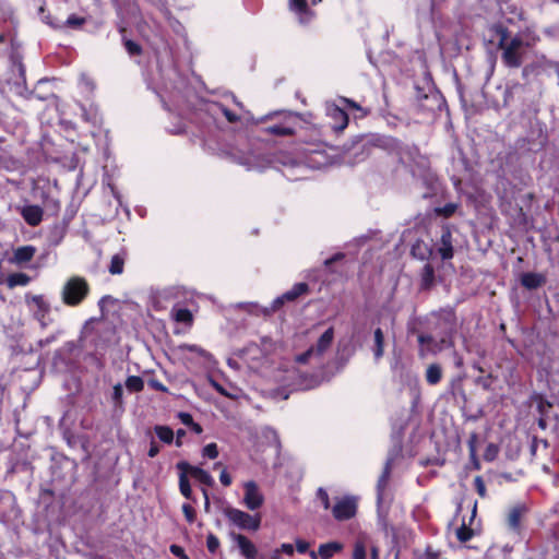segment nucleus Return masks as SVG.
Here are the masks:
<instances>
[{"label": "nucleus", "instance_id": "obj_15", "mask_svg": "<svg viewBox=\"0 0 559 559\" xmlns=\"http://www.w3.org/2000/svg\"><path fill=\"white\" fill-rule=\"evenodd\" d=\"M37 249L32 245L17 247L13 250L12 257L9 259L10 263L15 264L17 266H23L36 254Z\"/></svg>", "mask_w": 559, "mask_h": 559}, {"label": "nucleus", "instance_id": "obj_17", "mask_svg": "<svg viewBox=\"0 0 559 559\" xmlns=\"http://www.w3.org/2000/svg\"><path fill=\"white\" fill-rule=\"evenodd\" d=\"M23 219L32 227L38 226L44 216V211L39 205H24L19 209Z\"/></svg>", "mask_w": 559, "mask_h": 559}, {"label": "nucleus", "instance_id": "obj_55", "mask_svg": "<svg viewBox=\"0 0 559 559\" xmlns=\"http://www.w3.org/2000/svg\"><path fill=\"white\" fill-rule=\"evenodd\" d=\"M362 139L361 138H357L355 141H353L350 147L347 148V151H350L352 148H355L356 152H355V155L358 154V152L362 151L364 147H365V144L362 143Z\"/></svg>", "mask_w": 559, "mask_h": 559}, {"label": "nucleus", "instance_id": "obj_63", "mask_svg": "<svg viewBox=\"0 0 559 559\" xmlns=\"http://www.w3.org/2000/svg\"><path fill=\"white\" fill-rule=\"evenodd\" d=\"M52 341H55V336H50V337H47L45 340H40L39 341V345L41 347H44V346H47L48 344H50Z\"/></svg>", "mask_w": 559, "mask_h": 559}, {"label": "nucleus", "instance_id": "obj_25", "mask_svg": "<svg viewBox=\"0 0 559 559\" xmlns=\"http://www.w3.org/2000/svg\"><path fill=\"white\" fill-rule=\"evenodd\" d=\"M334 337L333 328H329L318 340L314 347V353L320 357L332 344Z\"/></svg>", "mask_w": 559, "mask_h": 559}, {"label": "nucleus", "instance_id": "obj_60", "mask_svg": "<svg viewBox=\"0 0 559 559\" xmlns=\"http://www.w3.org/2000/svg\"><path fill=\"white\" fill-rule=\"evenodd\" d=\"M280 550L288 556L294 554V547L292 544H282Z\"/></svg>", "mask_w": 559, "mask_h": 559}, {"label": "nucleus", "instance_id": "obj_43", "mask_svg": "<svg viewBox=\"0 0 559 559\" xmlns=\"http://www.w3.org/2000/svg\"><path fill=\"white\" fill-rule=\"evenodd\" d=\"M457 205L455 203H448L442 207H437L436 213L444 217H450L456 211Z\"/></svg>", "mask_w": 559, "mask_h": 559}, {"label": "nucleus", "instance_id": "obj_21", "mask_svg": "<svg viewBox=\"0 0 559 559\" xmlns=\"http://www.w3.org/2000/svg\"><path fill=\"white\" fill-rule=\"evenodd\" d=\"M411 253L414 258L426 261L432 257L433 248L431 245L425 242L424 240H417L412 246Z\"/></svg>", "mask_w": 559, "mask_h": 559}, {"label": "nucleus", "instance_id": "obj_8", "mask_svg": "<svg viewBox=\"0 0 559 559\" xmlns=\"http://www.w3.org/2000/svg\"><path fill=\"white\" fill-rule=\"evenodd\" d=\"M228 521L240 530L258 531L261 525V516L259 514H249L236 508H227L224 511Z\"/></svg>", "mask_w": 559, "mask_h": 559}, {"label": "nucleus", "instance_id": "obj_62", "mask_svg": "<svg viewBox=\"0 0 559 559\" xmlns=\"http://www.w3.org/2000/svg\"><path fill=\"white\" fill-rule=\"evenodd\" d=\"M342 100H343L344 103H346V104H347L349 107H352V108L360 109V106H359L356 102H354V100H352V99L343 98Z\"/></svg>", "mask_w": 559, "mask_h": 559}, {"label": "nucleus", "instance_id": "obj_20", "mask_svg": "<svg viewBox=\"0 0 559 559\" xmlns=\"http://www.w3.org/2000/svg\"><path fill=\"white\" fill-rule=\"evenodd\" d=\"M235 540L242 556L247 559H255L258 550L250 539L245 535L238 534L235 536Z\"/></svg>", "mask_w": 559, "mask_h": 559}, {"label": "nucleus", "instance_id": "obj_9", "mask_svg": "<svg viewBox=\"0 0 559 559\" xmlns=\"http://www.w3.org/2000/svg\"><path fill=\"white\" fill-rule=\"evenodd\" d=\"M309 290V286L307 283H297L295 284L292 289L287 290L286 293H284L283 295L276 297L271 307L269 308H263L262 309V313L264 316H271L272 313H274L275 311L280 310L281 307L285 304V302H292V301H295L299 296L308 293Z\"/></svg>", "mask_w": 559, "mask_h": 559}, {"label": "nucleus", "instance_id": "obj_57", "mask_svg": "<svg viewBox=\"0 0 559 559\" xmlns=\"http://www.w3.org/2000/svg\"><path fill=\"white\" fill-rule=\"evenodd\" d=\"M170 551L175 555L180 557L181 559H188V557L185 555L183 549L180 546L171 545Z\"/></svg>", "mask_w": 559, "mask_h": 559}, {"label": "nucleus", "instance_id": "obj_37", "mask_svg": "<svg viewBox=\"0 0 559 559\" xmlns=\"http://www.w3.org/2000/svg\"><path fill=\"white\" fill-rule=\"evenodd\" d=\"M173 317L177 322L181 323H191L192 322V314L190 310L186 308H179L173 310Z\"/></svg>", "mask_w": 559, "mask_h": 559}, {"label": "nucleus", "instance_id": "obj_29", "mask_svg": "<svg viewBox=\"0 0 559 559\" xmlns=\"http://www.w3.org/2000/svg\"><path fill=\"white\" fill-rule=\"evenodd\" d=\"M31 282V277L25 273H12L9 274L5 283L9 288H13L16 286H26Z\"/></svg>", "mask_w": 559, "mask_h": 559}, {"label": "nucleus", "instance_id": "obj_11", "mask_svg": "<svg viewBox=\"0 0 559 559\" xmlns=\"http://www.w3.org/2000/svg\"><path fill=\"white\" fill-rule=\"evenodd\" d=\"M243 489V504L247 507V509L254 511L261 508L264 502V497L261 493L257 483L253 480H249L245 483Z\"/></svg>", "mask_w": 559, "mask_h": 559}, {"label": "nucleus", "instance_id": "obj_33", "mask_svg": "<svg viewBox=\"0 0 559 559\" xmlns=\"http://www.w3.org/2000/svg\"><path fill=\"white\" fill-rule=\"evenodd\" d=\"M390 474H391V462L388 461L384 465V468H383V472L378 480V485H377V488H378V499L381 500V496H382V491L383 489L385 488L386 486V483L389 480V477H390Z\"/></svg>", "mask_w": 559, "mask_h": 559}, {"label": "nucleus", "instance_id": "obj_40", "mask_svg": "<svg viewBox=\"0 0 559 559\" xmlns=\"http://www.w3.org/2000/svg\"><path fill=\"white\" fill-rule=\"evenodd\" d=\"M524 90V85L516 82L511 85H508L506 92H504V102H509L515 94Z\"/></svg>", "mask_w": 559, "mask_h": 559}, {"label": "nucleus", "instance_id": "obj_46", "mask_svg": "<svg viewBox=\"0 0 559 559\" xmlns=\"http://www.w3.org/2000/svg\"><path fill=\"white\" fill-rule=\"evenodd\" d=\"M317 498L321 501L322 507L324 508V510H329L330 509V498H329V495H328L325 489L320 487L317 490Z\"/></svg>", "mask_w": 559, "mask_h": 559}, {"label": "nucleus", "instance_id": "obj_50", "mask_svg": "<svg viewBox=\"0 0 559 559\" xmlns=\"http://www.w3.org/2000/svg\"><path fill=\"white\" fill-rule=\"evenodd\" d=\"M183 514L189 523H192L195 518L194 509L190 504H183L182 506Z\"/></svg>", "mask_w": 559, "mask_h": 559}, {"label": "nucleus", "instance_id": "obj_59", "mask_svg": "<svg viewBox=\"0 0 559 559\" xmlns=\"http://www.w3.org/2000/svg\"><path fill=\"white\" fill-rule=\"evenodd\" d=\"M344 258V254L343 253H336L334 254L333 257L326 259L324 261V265L325 266H330L332 263L336 262V261H340Z\"/></svg>", "mask_w": 559, "mask_h": 559}, {"label": "nucleus", "instance_id": "obj_38", "mask_svg": "<svg viewBox=\"0 0 559 559\" xmlns=\"http://www.w3.org/2000/svg\"><path fill=\"white\" fill-rule=\"evenodd\" d=\"M474 535V532L471 527L466 525V523L463 521L461 526L456 530V537L460 542L466 543L468 542Z\"/></svg>", "mask_w": 559, "mask_h": 559}, {"label": "nucleus", "instance_id": "obj_4", "mask_svg": "<svg viewBox=\"0 0 559 559\" xmlns=\"http://www.w3.org/2000/svg\"><path fill=\"white\" fill-rule=\"evenodd\" d=\"M90 294V285L82 276L69 277L61 289V300L66 306L78 307Z\"/></svg>", "mask_w": 559, "mask_h": 559}, {"label": "nucleus", "instance_id": "obj_47", "mask_svg": "<svg viewBox=\"0 0 559 559\" xmlns=\"http://www.w3.org/2000/svg\"><path fill=\"white\" fill-rule=\"evenodd\" d=\"M474 485H475V489H476L477 493L481 498H485L486 497V486H485V483H484V479L481 478V476L475 477Z\"/></svg>", "mask_w": 559, "mask_h": 559}, {"label": "nucleus", "instance_id": "obj_26", "mask_svg": "<svg viewBox=\"0 0 559 559\" xmlns=\"http://www.w3.org/2000/svg\"><path fill=\"white\" fill-rule=\"evenodd\" d=\"M332 118L335 120L333 130L338 133L342 132L348 124V115L343 109L335 107L331 112Z\"/></svg>", "mask_w": 559, "mask_h": 559}, {"label": "nucleus", "instance_id": "obj_28", "mask_svg": "<svg viewBox=\"0 0 559 559\" xmlns=\"http://www.w3.org/2000/svg\"><path fill=\"white\" fill-rule=\"evenodd\" d=\"M86 23V19L76 14H71L64 22L53 24L55 28L80 29Z\"/></svg>", "mask_w": 559, "mask_h": 559}, {"label": "nucleus", "instance_id": "obj_23", "mask_svg": "<svg viewBox=\"0 0 559 559\" xmlns=\"http://www.w3.org/2000/svg\"><path fill=\"white\" fill-rule=\"evenodd\" d=\"M127 257L128 253L126 250H120L118 253L111 257L110 264L108 266V271L111 275L122 274Z\"/></svg>", "mask_w": 559, "mask_h": 559}, {"label": "nucleus", "instance_id": "obj_42", "mask_svg": "<svg viewBox=\"0 0 559 559\" xmlns=\"http://www.w3.org/2000/svg\"><path fill=\"white\" fill-rule=\"evenodd\" d=\"M180 348L182 350H189V352L195 353L200 357H203L206 359L211 357L210 353H207L205 349H203L202 347H200L198 345L185 344V345H181Z\"/></svg>", "mask_w": 559, "mask_h": 559}, {"label": "nucleus", "instance_id": "obj_53", "mask_svg": "<svg viewBox=\"0 0 559 559\" xmlns=\"http://www.w3.org/2000/svg\"><path fill=\"white\" fill-rule=\"evenodd\" d=\"M178 418L180 419V421H181L183 425H186V426H188V427H189L190 425H192V424H193V421H194V420H193L192 415H191V414H189V413H186V412H180V413L178 414Z\"/></svg>", "mask_w": 559, "mask_h": 559}, {"label": "nucleus", "instance_id": "obj_36", "mask_svg": "<svg viewBox=\"0 0 559 559\" xmlns=\"http://www.w3.org/2000/svg\"><path fill=\"white\" fill-rule=\"evenodd\" d=\"M187 474H188L187 472H181L180 473V475H179V489H180L181 495L185 498L191 499L192 490H191L190 483L188 480Z\"/></svg>", "mask_w": 559, "mask_h": 559}, {"label": "nucleus", "instance_id": "obj_34", "mask_svg": "<svg viewBox=\"0 0 559 559\" xmlns=\"http://www.w3.org/2000/svg\"><path fill=\"white\" fill-rule=\"evenodd\" d=\"M124 384L130 392H141L144 388V381L139 376H129Z\"/></svg>", "mask_w": 559, "mask_h": 559}, {"label": "nucleus", "instance_id": "obj_18", "mask_svg": "<svg viewBox=\"0 0 559 559\" xmlns=\"http://www.w3.org/2000/svg\"><path fill=\"white\" fill-rule=\"evenodd\" d=\"M546 276L542 273L526 272L521 275L520 282L528 290L537 289L546 284Z\"/></svg>", "mask_w": 559, "mask_h": 559}, {"label": "nucleus", "instance_id": "obj_49", "mask_svg": "<svg viewBox=\"0 0 559 559\" xmlns=\"http://www.w3.org/2000/svg\"><path fill=\"white\" fill-rule=\"evenodd\" d=\"M122 394H123L122 385L120 383L115 384L112 388V400L116 404L121 403Z\"/></svg>", "mask_w": 559, "mask_h": 559}, {"label": "nucleus", "instance_id": "obj_48", "mask_svg": "<svg viewBox=\"0 0 559 559\" xmlns=\"http://www.w3.org/2000/svg\"><path fill=\"white\" fill-rule=\"evenodd\" d=\"M353 559H366V548L362 543L355 544Z\"/></svg>", "mask_w": 559, "mask_h": 559}, {"label": "nucleus", "instance_id": "obj_12", "mask_svg": "<svg viewBox=\"0 0 559 559\" xmlns=\"http://www.w3.org/2000/svg\"><path fill=\"white\" fill-rule=\"evenodd\" d=\"M239 164L243 165L248 170H263L272 164V160L254 152H250L239 157Z\"/></svg>", "mask_w": 559, "mask_h": 559}, {"label": "nucleus", "instance_id": "obj_45", "mask_svg": "<svg viewBox=\"0 0 559 559\" xmlns=\"http://www.w3.org/2000/svg\"><path fill=\"white\" fill-rule=\"evenodd\" d=\"M203 456L214 460L218 456V449L216 443H209L203 448Z\"/></svg>", "mask_w": 559, "mask_h": 559}, {"label": "nucleus", "instance_id": "obj_52", "mask_svg": "<svg viewBox=\"0 0 559 559\" xmlns=\"http://www.w3.org/2000/svg\"><path fill=\"white\" fill-rule=\"evenodd\" d=\"M147 384L150 385V388L156 390V391H159V392H167V388L160 382L158 381L157 379H150Z\"/></svg>", "mask_w": 559, "mask_h": 559}, {"label": "nucleus", "instance_id": "obj_58", "mask_svg": "<svg viewBox=\"0 0 559 559\" xmlns=\"http://www.w3.org/2000/svg\"><path fill=\"white\" fill-rule=\"evenodd\" d=\"M219 480L224 486H229L231 484V477L226 469L222 471L219 475Z\"/></svg>", "mask_w": 559, "mask_h": 559}, {"label": "nucleus", "instance_id": "obj_56", "mask_svg": "<svg viewBox=\"0 0 559 559\" xmlns=\"http://www.w3.org/2000/svg\"><path fill=\"white\" fill-rule=\"evenodd\" d=\"M309 548V543L302 540V539H297L296 540V549L299 554H305L307 552Z\"/></svg>", "mask_w": 559, "mask_h": 559}, {"label": "nucleus", "instance_id": "obj_31", "mask_svg": "<svg viewBox=\"0 0 559 559\" xmlns=\"http://www.w3.org/2000/svg\"><path fill=\"white\" fill-rule=\"evenodd\" d=\"M525 512V508L522 506H516L511 509L508 515V524L512 530H518L520 527L521 518Z\"/></svg>", "mask_w": 559, "mask_h": 559}, {"label": "nucleus", "instance_id": "obj_22", "mask_svg": "<svg viewBox=\"0 0 559 559\" xmlns=\"http://www.w3.org/2000/svg\"><path fill=\"white\" fill-rule=\"evenodd\" d=\"M289 9L299 16L300 23H307L311 19V11L308 9L306 0H290Z\"/></svg>", "mask_w": 559, "mask_h": 559}, {"label": "nucleus", "instance_id": "obj_24", "mask_svg": "<svg viewBox=\"0 0 559 559\" xmlns=\"http://www.w3.org/2000/svg\"><path fill=\"white\" fill-rule=\"evenodd\" d=\"M371 350L376 362L384 355V334L380 328H377L373 332V345Z\"/></svg>", "mask_w": 559, "mask_h": 559}, {"label": "nucleus", "instance_id": "obj_5", "mask_svg": "<svg viewBox=\"0 0 559 559\" xmlns=\"http://www.w3.org/2000/svg\"><path fill=\"white\" fill-rule=\"evenodd\" d=\"M266 116H271L266 121H273L274 119H278L276 122L263 128L262 130L272 135L276 136H286L295 133V128L297 124V117L290 111H274L270 112Z\"/></svg>", "mask_w": 559, "mask_h": 559}, {"label": "nucleus", "instance_id": "obj_35", "mask_svg": "<svg viewBox=\"0 0 559 559\" xmlns=\"http://www.w3.org/2000/svg\"><path fill=\"white\" fill-rule=\"evenodd\" d=\"M322 380L316 376L301 377L300 382L297 384L300 390H311L319 386Z\"/></svg>", "mask_w": 559, "mask_h": 559}, {"label": "nucleus", "instance_id": "obj_51", "mask_svg": "<svg viewBox=\"0 0 559 559\" xmlns=\"http://www.w3.org/2000/svg\"><path fill=\"white\" fill-rule=\"evenodd\" d=\"M225 99L228 100L230 99L233 102V104L235 105L236 109L243 112V111H249L245 105L242 104V102H240L234 94H229L227 96H225Z\"/></svg>", "mask_w": 559, "mask_h": 559}, {"label": "nucleus", "instance_id": "obj_10", "mask_svg": "<svg viewBox=\"0 0 559 559\" xmlns=\"http://www.w3.org/2000/svg\"><path fill=\"white\" fill-rule=\"evenodd\" d=\"M357 511V502L353 497H344L338 499L332 508V514L337 521H346L355 516Z\"/></svg>", "mask_w": 559, "mask_h": 559}, {"label": "nucleus", "instance_id": "obj_44", "mask_svg": "<svg viewBox=\"0 0 559 559\" xmlns=\"http://www.w3.org/2000/svg\"><path fill=\"white\" fill-rule=\"evenodd\" d=\"M206 547H207V550L211 552V554H215L217 551V549L219 548V540L218 538L210 533L206 537Z\"/></svg>", "mask_w": 559, "mask_h": 559}, {"label": "nucleus", "instance_id": "obj_2", "mask_svg": "<svg viewBox=\"0 0 559 559\" xmlns=\"http://www.w3.org/2000/svg\"><path fill=\"white\" fill-rule=\"evenodd\" d=\"M441 320L445 325V331L440 340H435L430 334H419L417 340L420 345L419 356L425 357L427 354H438L444 348H449L453 345L452 334L455 329L456 318L453 310H441Z\"/></svg>", "mask_w": 559, "mask_h": 559}, {"label": "nucleus", "instance_id": "obj_19", "mask_svg": "<svg viewBox=\"0 0 559 559\" xmlns=\"http://www.w3.org/2000/svg\"><path fill=\"white\" fill-rule=\"evenodd\" d=\"M342 549H343V544H341L338 542H330V543H326V544H321L319 546V548H318V556L321 559H330L335 554L342 551ZM310 557L312 559H316L317 558V552L316 551H310Z\"/></svg>", "mask_w": 559, "mask_h": 559}, {"label": "nucleus", "instance_id": "obj_30", "mask_svg": "<svg viewBox=\"0 0 559 559\" xmlns=\"http://www.w3.org/2000/svg\"><path fill=\"white\" fill-rule=\"evenodd\" d=\"M442 369L438 364H431L426 370V381L430 385H436L441 381Z\"/></svg>", "mask_w": 559, "mask_h": 559}, {"label": "nucleus", "instance_id": "obj_41", "mask_svg": "<svg viewBox=\"0 0 559 559\" xmlns=\"http://www.w3.org/2000/svg\"><path fill=\"white\" fill-rule=\"evenodd\" d=\"M123 45L130 56H138L142 52L141 46L131 39H124Z\"/></svg>", "mask_w": 559, "mask_h": 559}, {"label": "nucleus", "instance_id": "obj_16", "mask_svg": "<svg viewBox=\"0 0 559 559\" xmlns=\"http://www.w3.org/2000/svg\"><path fill=\"white\" fill-rule=\"evenodd\" d=\"M438 252L441 255L442 260H450L453 258V239L452 231L450 226L445 225L442 227L441 236H440V246L438 248Z\"/></svg>", "mask_w": 559, "mask_h": 559}, {"label": "nucleus", "instance_id": "obj_14", "mask_svg": "<svg viewBox=\"0 0 559 559\" xmlns=\"http://www.w3.org/2000/svg\"><path fill=\"white\" fill-rule=\"evenodd\" d=\"M177 468L180 472H187L190 476L205 486L214 485V479L211 474L201 467L192 466L188 462L182 461L177 463Z\"/></svg>", "mask_w": 559, "mask_h": 559}, {"label": "nucleus", "instance_id": "obj_64", "mask_svg": "<svg viewBox=\"0 0 559 559\" xmlns=\"http://www.w3.org/2000/svg\"><path fill=\"white\" fill-rule=\"evenodd\" d=\"M186 435V431L183 429H179L177 430V441H176V444L177 447H180L181 445V442H180V438L183 437Z\"/></svg>", "mask_w": 559, "mask_h": 559}, {"label": "nucleus", "instance_id": "obj_7", "mask_svg": "<svg viewBox=\"0 0 559 559\" xmlns=\"http://www.w3.org/2000/svg\"><path fill=\"white\" fill-rule=\"evenodd\" d=\"M25 301L28 307H32L33 318L39 323L41 329L47 328L52 322L50 318V304L43 295H26Z\"/></svg>", "mask_w": 559, "mask_h": 559}, {"label": "nucleus", "instance_id": "obj_1", "mask_svg": "<svg viewBox=\"0 0 559 559\" xmlns=\"http://www.w3.org/2000/svg\"><path fill=\"white\" fill-rule=\"evenodd\" d=\"M491 32L495 34L498 48L502 51V63L508 68H520L526 58L530 44L524 40L521 34L510 37L508 28L501 24L493 25Z\"/></svg>", "mask_w": 559, "mask_h": 559}, {"label": "nucleus", "instance_id": "obj_13", "mask_svg": "<svg viewBox=\"0 0 559 559\" xmlns=\"http://www.w3.org/2000/svg\"><path fill=\"white\" fill-rule=\"evenodd\" d=\"M554 67H556L555 61L542 58L523 67L522 76L524 80H530L532 76H538Z\"/></svg>", "mask_w": 559, "mask_h": 559}, {"label": "nucleus", "instance_id": "obj_54", "mask_svg": "<svg viewBox=\"0 0 559 559\" xmlns=\"http://www.w3.org/2000/svg\"><path fill=\"white\" fill-rule=\"evenodd\" d=\"M160 451V448L159 445L156 443V441L154 439L151 440V443H150V449H148V452H147V455L150 457H155Z\"/></svg>", "mask_w": 559, "mask_h": 559}, {"label": "nucleus", "instance_id": "obj_3", "mask_svg": "<svg viewBox=\"0 0 559 559\" xmlns=\"http://www.w3.org/2000/svg\"><path fill=\"white\" fill-rule=\"evenodd\" d=\"M209 110L213 115H222L226 119V121L235 128L247 127L249 124L258 126L260 123H263L267 118L271 117L263 116L261 118H255L251 111L241 112L237 109L229 108L227 104L222 102H213L210 105Z\"/></svg>", "mask_w": 559, "mask_h": 559}, {"label": "nucleus", "instance_id": "obj_61", "mask_svg": "<svg viewBox=\"0 0 559 559\" xmlns=\"http://www.w3.org/2000/svg\"><path fill=\"white\" fill-rule=\"evenodd\" d=\"M189 427H190V428H191V430H192L193 432H195L197 435H200V433H202V431H203V429H202L201 425H200V424H198V423H195V421H193V424H192V425H190Z\"/></svg>", "mask_w": 559, "mask_h": 559}, {"label": "nucleus", "instance_id": "obj_32", "mask_svg": "<svg viewBox=\"0 0 559 559\" xmlns=\"http://www.w3.org/2000/svg\"><path fill=\"white\" fill-rule=\"evenodd\" d=\"M154 431L157 436V438L164 442V443H167V444H170L174 440V431L170 427L168 426H163V425H156L154 427Z\"/></svg>", "mask_w": 559, "mask_h": 559}, {"label": "nucleus", "instance_id": "obj_6", "mask_svg": "<svg viewBox=\"0 0 559 559\" xmlns=\"http://www.w3.org/2000/svg\"><path fill=\"white\" fill-rule=\"evenodd\" d=\"M21 45L15 41L13 37L0 31V55L8 53L12 71H15L19 78L25 80V68L22 62V55L20 52Z\"/></svg>", "mask_w": 559, "mask_h": 559}, {"label": "nucleus", "instance_id": "obj_39", "mask_svg": "<svg viewBox=\"0 0 559 559\" xmlns=\"http://www.w3.org/2000/svg\"><path fill=\"white\" fill-rule=\"evenodd\" d=\"M319 358L317 354L314 353V347H309L306 352L302 354H299L296 356L295 360L298 364H307L312 359Z\"/></svg>", "mask_w": 559, "mask_h": 559}, {"label": "nucleus", "instance_id": "obj_27", "mask_svg": "<svg viewBox=\"0 0 559 559\" xmlns=\"http://www.w3.org/2000/svg\"><path fill=\"white\" fill-rule=\"evenodd\" d=\"M435 283V269L430 263H426L420 274L421 289H430Z\"/></svg>", "mask_w": 559, "mask_h": 559}]
</instances>
